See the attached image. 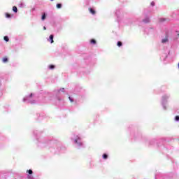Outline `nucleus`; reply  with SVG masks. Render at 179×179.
<instances>
[{
	"label": "nucleus",
	"instance_id": "obj_1",
	"mask_svg": "<svg viewBox=\"0 0 179 179\" xmlns=\"http://www.w3.org/2000/svg\"><path fill=\"white\" fill-rule=\"evenodd\" d=\"M48 41H50L51 44H52V43H54V35H50L49 36Z\"/></svg>",
	"mask_w": 179,
	"mask_h": 179
},
{
	"label": "nucleus",
	"instance_id": "obj_2",
	"mask_svg": "<svg viewBox=\"0 0 179 179\" xmlns=\"http://www.w3.org/2000/svg\"><path fill=\"white\" fill-rule=\"evenodd\" d=\"M89 10L90 12V13H92V15H95L96 14V11L94 10H93V8H90Z\"/></svg>",
	"mask_w": 179,
	"mask_h": 179
},
{
	"label": "nucleus",
	"instance_id": "obj_3",
	"mask_svg": "<svg viewBox=\"0 0 179 179\" xmlns=\"http://www.w3.org/2000/svg\"><path fill=\"white\" fill-rule=\"evenodd\" d=\"M56 6H57V9H61V8H62V4L57 3Z\"/></svg>",
	"mask_w": 179,
	"mask_h": 179
},
{
	"label": "nucleus",
	"instance_id": "obj_4",
	"mask_svg": "<svg viewBox=\"0 0 179 179\" xmlns=\"http://www.w3.org/2000/svg\"><path fill=\"white\" fill-rule=\"evenodd\" d=\"M13 12H15V13H17V7L13 6Z\"/></svg>",
	"mask_w": 179,
	"mask_h": 179
},
{
	"label": "nucleus",
	"instance_id": "obj_5",
	"mask_svg": "<svg viewBox=\"0 0 179 179\" xmlns=\"http://www.w3.org/2000/svg\"><path fill=\"white\" fill-rule=\"evenodd\" d=\"M41 20H45V13H44L42 15Z\"/></svg>",
	"mask_w": 179,
	"mask_h": 179
},
{
	"label": "nucleus",
	"instance_id": "obj_6",
	"mask_svg": "<svg viewBox=\"0 0 179 179\" xmlns=\"http://www.w3.org/2000/svg\"><path fill=\"white\" fill-rule=\"evenodd\" d=\"M117 45V47H121L122 45V42L118 41Z\"/></svg>",
	"mask_w": 179,
	"mask_h": 179
},
{
	"label": "nucleus",
	"instance_id": "obj_7",
	"mask_svg": "<svg viewBox=\"0 0 179 179\" xmlns=\"http://www.w3.org/2000/svg\"><path fill=\"white\" fill-rule=\"evenodd\" d=\"M169 41V39L167 38L162 39V43H167Z\"/></svg>",
	"mask_w": 179,
	"mask_h": 179
},
{
	"label": "nucleus",
	"instance_id": "obj_8",
	"mask_svg": "<svg viewBox=\"0 0 179 179\" xmlns=\"http://www.w3.org/2000/svg\"><path fill=\"white\" fill-rule=\"evenodd\" d=\"M90 43H91V44H96V40L91 39Z\"/></svg>",
	"mask_w": 179,
	"mask_h": 179
},
{
	"label": "nucleus",
	"instance_id": "obj_9",
	"mask_svg": "<svg viewBox=\"0 0 179 179\" xmlns=\"http://www.w3.org/2000/svg\"><path fill=\"white\" fill-rule=\"evenodd\" d=\"M108 155H107V154L103 155V159H108Z\"/></svg>",
	"mask_w": 179,
	"mask_h": 179
},
{
	"label": "nucleus",
	"instance_id": "obj_10",
	"mask_svg": "<svg viewBox=\"0 0 179 179\" xmlns=\"http://www.w3.org/2000/svg\"><path fill=\"white\" fill-rule=\"evenodd\" d=\"M3 39L5 40V41H9V38L7 36H4Z\"/></svg>",
	"mask_w": 179,
	"mask_h": 179
},
{
	"label": "nucleus",
	"instance_id": "obj_11",
	"mask_svg": "<svg viewBox=\"0 0 179 179\" xmlns=\"http://www.w3.org/2000/svg\"><path fill=\"white\" fill-rule=\"evenodd\" d=\"M55 68V66L51 64L49 66V69H54Z\"/></svg>",
	"mask_w": 179,
	"mask_h": 179
},
{
	"label": "nucleus",
	"instance_id": "obj_12",
	"mask_svg": "<svg viewBox=\"0 0 179 179\" xmlns=\"http://www.w3.org/2000/svg\"><path fill=\"white\" fill-rule=\"evenodd\" d=\"M6 17H7L8 19H9L10 17V14L6 13Z\"/></svg>",
	"mask_w": 179,
	"mask_h": 179
},
{
	"label": "nucleus",
	"instance_id": "obj_13",
	"mask_svg": "<svg viewBox=\"0 0 179 179\" xmlns=\"http://www.w3.org/2000/svg\"><path fill=\"white\" fill-rule=\"evenodd\" d=\"M3 62H8V58L7 57H3Z\"/></svg>",
	"mask_w": 179,
	"mask_h": 179
},
{
	"label": "nucleus",
	"instance_id": "obj_14",
	"mask_svg": "<svg viewBox=\"0 0 179 179\" xmlns=\"http://www.w3.org/2000/svg\"><path fill=\"white\" fill-rule=\"evenodd\" d=\"M75 143H77L78 145H79V146L82 145L81 143H78V140H75Z\"/></svg>",
	"mask_w": 179,
	"mask_h": 179
},
{
	"label": "nucleus",
	"instance_id": "obj_15",
	"mask_svg": "<svg viewBox=\"0 0 179 179\" xmlns=\"http://www.w3.org/2000/svg\"><path fill=\"white\" fill-rule=\"evenodd\" d=\"M29 174H33V171L31 169L28 170Z\"/></svg>",
	"mask_w": 179,
	"mask_h": 179
},
{
	"label": "nucleus",
	"instance_id": "obj_16",
	"mask_svg": "<svg viewBox=\"0 0 179 179\" xmlns=\"http://www.w3.org/2000/svg\"><path fill=\"white\" fill-rule=\"evenodd\" d=\"M175 120L176 121H179V116H176Z\"/></svg>",
	"mask_w": 179,
	"mask_h": 179
},
{
	"label": "nucleus",
	"instance_id": "obj_17",
	"mask_svg": "<svg viewBox=\"0 0 179 179\" xmlns=\"http://www.w3.org/2000/svg\"><path fill=\"white\" fill-rule=\"evenodd\" d=\"M69 99L71 103H73V99H72V98H71V96H69Z\"/></svg>",
	"mask_w": 179,
	"mask_h": 179
},
{
	"label": "nucleus",
	"instance_id": "obj_18",
	"mask_svg": "<svg viewBox=\"0 0 179 179\" xmlns=\"http://www.w3.org/2000/svg\"><path fill=\"white\" fill-rule=\"evenodd\" d=\"M151 5H152V6H155V3H154V2L151 3Z\"/></svg>",
	"mask_w": 179,
	"mask_h": 179
},
{
	"label": "nucleus",
	"instance_id": "obj_19",
	"mask_svg": "<svg viewBox=\"0 0 179 179\" xmlns=\"http://www.w3.org/2000/svg\"><path fill=\"white\" fill-rule=\"evenodd\" d=\"M161 22H164V19H161Z\"/></svg>",
	"mask_w": 179,
	"mask_h": 179
},
{
	"label": "nucleus",
	"instance_id": "obj_20",
	"mask_svg": "<svg viewBox=\"0 0 179 179\" xmlns=\"http://www.w3.org/2000/svg\"><path fill=\"white\" fill-rule=\"evenodd\" d=\"M44 30H47V28L45 27H43Z\"/></svg>",
	"mask_w": 179,
	"mask_h": 179
},
{
	"label": "nucleus",
	"instance_id": "obj_21",
	"mask_svg": "<svg viewBox=\"0 0 179 179\" xmlns=\"http://www.w3.org/2000/svg\"><path fill=\"white\" fill-rule=\"evenodd\" d=\"M31 96H33V94H30V97H31Z\"/></svg>",
	"mask_w": 179,
	"mask_h": 179
},
{
	"label": "nucleus",
	"instance_id": "obj_22",
	"mask_svg": "<svg viewBox=\"0 0 179 179\" xmlns=\"http://www.w3.org/2000/svg\"><path fill=\"white\" fill-rule=\"evenodd\" d=\"M178 68H179V63H178Z\"/></svg>",
	"mask_w": 179,
	"mask_h": 179
},
{
	"label": "nucleus",
	"instance_id": "obj_23",
	"mask_svg": "<svg viewBox=\"0 0 179 179\" xmlns=\"http://www.w3.org/2000/svg\"><path fill=\"white\" fill-rule=\"evenodd\" d=\"M50 1H54V0H50Z\"/></svg>",
	"mask_w": 179,
	"mask_h": 179
},
{
	"label": "nucleus",
	"instance_id": "obj_24",
	"mask_svg": "<svg viewBox=\"0 0 179 179\" xmlns=\"http://www.w3.org/2000/svg\"><path fill=\"white\" fill-rule=\"evenodd\" d=\"M178 36H179V34H178Z\"/></svg>",
	"mask_w": 179,
	"mask_h": 179
}]
</instances>
